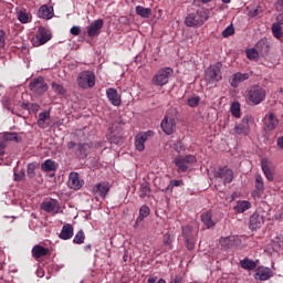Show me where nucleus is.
I'll return each instance as SVG.
<instances>
[{
	"label": "nucleus",
	"instance_id": "obj_1",
	"mask_svg": "<svg viewBox=\"0 0 283 283\" xmlns=\"http://www.w3.org/2000/svg\"><path fill=\"white\" fill-rule=\"evenodd\" d=\"M210 14L209 9L201 8L196 13L188 14L185 23L187 28H200V25H205V22L209 21Z\"/></svg>",
	"mask_w": 283,
	"mask_h": 283
},
{
	"label": "nucleus",
	"instance_id": "obj_2",
	"mask_svg": "<svg viewBox=\"0 0 283 283\" xmlns=\"http://www.w3.org/2000/svg\"><path fill=\"white\" fill-rule=\"evenodd\" d=\"M266 98V90L260 85H253L248 90L245 101L248 105H260Z\"/></svg>",
	"mask_w": 283,
	"mask_h": 283
},
{
	"label": "nucleus",
	"instance_id": "obj_3",
	"mask_svg": "<svg viewBox=\"0 0 283 283\" xmlns=\"http://www.w3.org/2000/svg\"><path fill=\"white\" fill-rule=\"evenodd\" d=\"M174 76V69L171 67H163L157 71V73L153 76L151 83L157 87H163L169 83V78Z\"/></svg>",
	"mask_w": 283,
	"mask_h": 283
},
{
	"label": "nucleus",
	"instance_id": "obj_4",
	"mask_svg": "<svg viewBox=\"0 0 283 283\" xmlns=\"http://www.w3.org/2000/svg\"><path fill=\"white\" fill-rule=\"evenodd\" d=\"M49 88L48 82H45L43 76L35 77L29 83V90L32 92L33 96H43Z\"/></svg>",
	"mask_w": 283,
	"mask_h": 283
},
{
	"label": "nucleus",
	"instance_id": "obj_5",
	"mask_svg": "<svg viewBox=\"0 0 283 283\" xmlns=\"http://www.w3.org/2000/svg\"><path fill=\"white\" fill-rule=\"evenodd\" d=\"M77 85L82 90H90L96 85V75L92 71H83L77 76Z\"/></svg>",
	"mask_w": 283,
	"mask_h": 283
},
{
	"label": "nucleus",
	"instance_id": "obj_6",
	"mask_svg": "<svg viewBox=\"0 0 283 283\" xmlns=\"http://www.w3.org/2000/svg\"><path fill=\"white\" fill-rule=\"evenodd\" d=\"M222 63L218 62L210 65L205 73V78L208 83H219L222 78Z\"/></svg>",
	"mask_w": 283,
	"mask_h": 283
},
{
	"label": "nucleus",
	"instance_id": "obj_7",
	"mask_svg": "<svg viewBox=\"0 0 283 283\" xmlns=\"http://www.w3.org/2000/svg\"><path fill=\"white\" fill-rule=\"evenodd\" d=\"M182 238L188 251L196 249V234L193 233V227L186 226L181 228Z\"/></svg>",
	"mask_w": 283,
	"mask_h": 283
},
{
	"label": "nucleus",
	"instance_id": "obj_8",
	"mask_svg": "<svg viewBox=\"0 0 283 283\" xmlns=\"http://www.w3.org/2000/svg\"><path fill=\"white\" fill-rule=\"evenodd\" d=\"M196 163V156L187 155V156H177L175 158V165L178 167L179 171H187L190 165Z\"/></svg>",
	"mask_w": 283,
	"mask_h": 283
},
{
	"label": "nucleus",
	"instance_id": "obj_9",
	"mask_svg": "<svg viewBox=\"0 0 283 283\" xmlns=\"http://www.w3.org/2000/svg\"><path fill=\"white\" fill-rule=\"evenodd\" d=\"M154 136V130H147L145 133H139L135 137V147L137 151H145V143Z\"/></svg>",
	"mask_w": 283,
	"mask_h": 283
},
{
	"label": "nucleus",
	"instance_id": "obj_10",
	"mask_svg": "<svg viewBox=\"0 0 283 283\" xmlns=\"http://www.w3.org/2000/svg\"><path fill=\"white\" fill-rule=\"evenodd\" d=\"M214 178H222L224 185L233 182V170L229 167H222L214 170Z\"/></svg>",
	"mask_w": 283,
	"mask_h": 283
},
{
	"label": "nucleus",
	"instance_id": "obj_11",
	"mask_svg": "<svg viewBox=\"0 0 283 283\" xmlns=\"http://www.w3.org/2000/svg\"><path fill=\"white\" fill-rule=\"evenodd\" d=\"M161 129L167 136H171V134H174V129H176V118L166 115L161 120Z\"/></svg>",
	"mask_w": 283,
	"mask_h": 283
},
{
	"label": "nucleus",
	"instance_id": "obj_12",
	"mask_svg": "<svg viewBox=\"0 0 283 283\" xmlns=\"http://www.w3.org/2000/svg\"><path fill=\"white\" fill-rule=\"evenodd\" d=\"M249 123H251V116L247 115L242 118L241 123L234 127V134L249 136V132H251Z\"/></svg>",
	"mask_w": 283,
	"mask_h": 283
},
{
	"label": "nucleus",
	"instance_id": "obj_13",
	"mask_svg": "<svg viewBox=\"0 0 283 283\" xmlns=\"http://www.w3.org/2000/svg\"><path fill=\"white\" fill-rule=\"evenodd\" d=\"M103 19H97L95 21H93L87 28V36H90L91 39H94V36H98V34H101V30H103Z\"/></svg>",
	"mask_w": 283,
	"mask_h": 283
},
{
	"label": "nucleus",
	"instance_id": "obj_14",
	"mask_svg": "<svg viewBox=\"0 0 283 283\" xmlns=\"http://www.w3.org/2000/svg\"><path fill=\"white\" fill-rule=\"evenodd\" d=\"M51 39L52 32L45 29V27H40L35 35V40L38 41L36 45H45V43H48V41H50Z\"/></svg>",
	"mask_w": 283,
	"mask_h": 283
},
{
	"label": "nucleus",
	"instance_id": "obj_15",
	"mask_svg": "<svg viewBox=\"0 0 283 283\" xmlns=\"http://www.w3.org/2000/svg\"><path fill=\"white\" fill-rule=\"evenodd\" d=\"M70 189H74V191H78L81 187L85 185V181L81 179L78 176V172H71L69 176V182H67Z\"/></svg>",
	"mask_w": 283,
	"mask_h": 283
},
{
	"label": "nucleus",
	"instance_id": "obj_16",
	"mask_svg": "<svg viewBox=\"0 0 283 283\" xmlns=\"http://www.w3.org/2000/svg\"><path fill=\"white\" fill-rule=\"evenodd\" d=\"M41 208L46 213H59L61 211V205L55 199L42 202Z\"/></svg>",
	"mask_w": 283,
	"mask_h": 283
},
{
	"label": "nucleus",
	"instance_id": "obj_17",
	"mask_svg": "<svg viewBox=\"0 0 283 283\" xmlns=\"http://www.w3.org/2000/svg\"><path fill=\"white\" fill-rule=\"evenodd\" d=\"M251 75L249 73H234L230 78V85L231 87H238L240 83H244V81H249Z\"/></svg>",
	"mask_w": 283,
	"mask_h": 283
},
{
	"label": "nucleus",
	"instance_id": "obj_18",
	"mask_svg": "<svg viewBox=\"0 0 283 283\" xmlns=\"http://www.w3.org/2000/svg\"><path fill=\"white\" fill-rule=\"evenodd\" d=\"M106 96L112 105H114L115 107H120V103H123V101L120 99V95L118 94V91H116V88L106 90Z\"/></svg>",
	"mask_w": 283,
	"mask_h": 283
},
{
	"label": "nucleus",
	"instance_id": "obj_19",
	"mask_svg": "<svg viewBox=\"0 0 283 283\" xmlns=\"http://www.w3.org/2000/svg\"><path fill=\"white\" fill-rule=\"evenodd\" d=\"M93 193L95 196H99L101 198H105L107 193H109V184L99 182L93 187Z\"/></svg>",
	"mask_w": 283,
	"mask_h": 283
},
{
	"label": "nucleus",
	"instance_id": "obj_20",
	"mask_svg": "<svg viewBox=\"0 0 283 283\" xmlns=\"http://www.w3.org/2000/svg\"><path fill=\"white\" fill-rule=\"evenodd\" d=\"M261 169L265 176V178L272 182L274 176H273V169H271V161L266 158H263L261 160Z\"/></svg>",
	"mask_w": 283,
	"mask_h": 283
},
{
	"label": "nucleus",
	"instance_id": "obj_21",
	"mask_svg": "<svg viewBox=\"0 0 283 283\" xmlns=\"http://www.w3.org/2000/svg\"><path fill=\"white\" fill-rule=\"evenodd\" d=\"M254 277L261 282H266V280H271V277H273V271H271L269 268L259 269L254 274Z\"/></svg>",
	"mask_w": 283,
	"mask_h": 283
},
{
	"label": "nucleus",
	"instance_id": "obj_22",
	"mask_svg": "<svg viewBox=\"0 0 283 283\" xmlns=\"http://www.w3.org/2000/svg\"><path fill=\"white\" fill-rule=\"evenodd\" d=\"M264 124L266 126V129L269 132H273V129H275V127H277V125L280 124V122L277 120V117H275V114L270 113L265 116L264 118Z\"/></svg>",
	"mask_w": 283,
	"mask_h": 283
},
{
	"label": "nucleus",
	"instance_id": "obj_23",
	"mask_svg": "<svg viewBox=\"0 0 283 283\" xmlns=\"http://www.w3.org/2000/svg\"><path fill=\"white\" fill-rule=\"evenodd\" d=\"M50 249L44 248L43 245H34L32 249V255L34 260H41V258H45V255H49Z\"/></svg>",
	"mask_w": 283,
	"mask_h": 283
},
{
	"label": "nucleus",
	"instance_id": "obj_24",
	"mask_svg": "<svg viewBox=\"0 0 283 283\" xmlns=\"http://www.w3.org/2000/svg\"><path fill=\"white\" fill-rule=\"evenodd\" d=\"M38 17H40V19L50 20L54 17V9L48 7V4H43L38 11Z\"/></svg>",
	"mask_w": 283,
	"mask_h": 283
},
{
	"label": "nucleus",
	"instance_id": "obj_25",
	"mask_svg": "<svg viewBox=\"0 0 283 283\" xmlns=\"http://www.w3.org/2000/svg\"><path fill=\"white\" fill-rule=\"evenodd\" d=\"M264 224V218L262 216L254 213L250 217V229L255 231V229H260Z\"/></svg>",
	"mask_w": 283,
	"mask_h": 283
},
{
	"label": "nucleus",
	"instance_id": "obj_26",
	"mask_svg": "<svg viewBox=\"0 0 283 283\" xmlns=\"http://www.w3.org/2000/svg\"><path fill=\"white\" fill-rule=\"evenodd\" d=\"M48 120H50V112L45 111L39 114V118H38V127H40V129H46V127H50V123H48Z\"/></svg>",
	"mask_w": 283,
	"mask_h": 283
},
{
	"label": "nucleus",
	"instance_id": "obj_27",
	"mask_svg": "<svg viewBox=\"0 0 283 283\" xmlns=\"http://www.w3.org/2000/svg\"><path fill=\"white\" fill-rule=\"evenodd\" d=\"M73 235H74V227L70 223H66L63 226L59 238H61V240H70Z\"/></svg>",
	"mask_w": 283,
	"mask_h": 283
},
{
	"label": "nucleus",
	"instance_id": "obj_28",
	"mask_svg": "<svg viewBox=\"0 0 283 283\" xmlns=\"http://www.w3.org/2000/svg\"><path fill=\"white\" fill-rule=\"evenodd\" d=\"M201 222H203L206 229H213V227H216V221H213V216L209 211L203 212L201 214Z\"/></svg>",
	"mask_w": 283,
	"mask_h": 283
},
{
	"label": "nucleus",
	"instance_id": "obj_29",
	"mask_svg": "<svg viewBox=\"0 0 283 283\" xmlns=\"http://www.w3.org/2000/svg\"><path fill=\"white\" fill-rule=\"evenodd\" d=\"M241 269H244L245 271H253L256 269L258 263L251 259H243L240 261Z\"/></svg>",
	"mask_w": 283,
	"mask_h": 283
},
{
	"label": "nucleus",
	"instance_id": "obj_30",
	"mask_svg": "<svg viewBox=\"0 0 283 283\" xmlns=\"http://www.w3.org/2000/svg\"><path fill=\"white\" fill-rule=\"evenodd\" d=\"M251 209V202L249 201H238L234 206V211L237 213H244V211H249Z\"/></svg>",
	"mask_w": 283,
	"mask_h": 283
},
{
	"label": "nucleus",
	"instance_id": "obj_31",
	"mask_svg": "<svg viewBox=\"0 0 283 283\" xmlns=\"http://www.w3.org/2000/svg\"><path fill=\"white\" fill-rule=\"evenodd\" d=\"M136 14H138V17H142V19H149V17H151V9L145 8L143 6H137Z\"/></svg>",
	"mask_w": 283,
	"mask_h": 283
},
{
	"label": "nucleus",
	"instance_id": "obj_32",
	"mask_svg": "<svg viewBox=\"0 0 283 283\" xmlns=\"http://www.w3.org/2000/svg\"><path fill=\"white\" fill-rule=\"evenodd\" d=\"M150 213V209L148 206H142L139 209V216L136 219V224H138L139 222H143L145 220V218H147Z\"/></svg>",
	"mask_w": 283,
	"mask_h": 283
},
{
	"label": "nucleus",
	"instance_id": "obj_33",
	"mask_svg": "<svg viewBox=\"0 0 283 283\" xmlns=\"http://www.w3.org/2000/svg\"><path fill=\"white\" fill-rule=\"evenodd\" d=\"M41 167L43 171H56V163L52 159H46Z\"/></svg>",
	"mask_w": 283,
	"mask_h": 283
},
{
	"label": "nucleus",
	"instance_id": "obj_34",
	"mask_svg": "<svg viewBox=\"0 0 283 283\" xmlns=\"http://www.w3.org/2000/svg\"><path fill=\"white\" fill-rule=\"evenodd\" d=\"M272 34L275 36V39H282V24L275 22L272 24Z\"/></svg>",
	"mask_w": 283,
	"mask_h": 283
},
{
	"label": "nucleus",
	"instance_id": "obj_35",
	"mask_svg": "<svg viewBox=\"0 0 283 283\" xmlns=\"http://www.w3.org/2000/svg\"><path fill=\"white\" fill-rule=\"evenodd\" d=\"M52 90L55 92V94H59L60 96H64V94H67V90L64 85L57 84L56 82L52 83Z\"/></svg>",
	"mask_w": 283,
	"mask_h": 283
},
{
	"label": "nucleus",
	"instance_id": "obj_36",
	"mask_svg": "<svg viewBox=\"0 0 283 283\" xmlns=\"http://www.w3.org/2000/svg\"><path fill=\"white\" fill-rule=\"evenodd\" d=\"M140 198H147V196H150L151 188H149V184L143 182L139 188Z\"/></svg>",
	"mask_w": 283,
	"mask_h": 283
},
{
	"label": "nucleus",
	"instance_id": "obj_37",
	"mask_svg": "<svg viewBox=\"0 0 283 283\" xmlns=\"http://www.w3.org/2000/svg\"><path fill=\"white\" fill-rule=\"evenodd\" d=\"M3 140H13L14 143H21V137L19 133H4Z\"/></svg>",
	"mask_w": 283,
	"mask_h": 283
},
{
	"label": "nucleus",
	"instance_id": "obj_38",
	"mask_svg": "<svg viewBox=\"0 0 283 283\" xmlns=\"http://www.w3.org/2000/svg\"><path fill=\"white\" fill-rule=\"evenodd\" d=\"M256 191L262 193L264 191V179L260 175H255V185H254Z\"/></svg>",
	"mask_w": 283,
	"mask_h": 283
},
{
	"label": "nucleus",
	"instance_id": "obj_39",
	"mask_svg": "<svg viewBox=\"0 0 283 283\" xmlns=\"http://www.w3.org/2000/svg\"><path fill=\"white\" fill-rule=\"evenodd\" d=\"M230 112L234 118H240V102H233L230 106Z\"/></svg>",
	"mask_w": 283,
	"mask_h": 283
},
{
	"label": "nucleus",
	"instance_id": "obj_40",
	"mask_svg": "<svg viewBox=\"0 0 283 283\" xmlns=\"http://www.w3.org/2000/svg\"><path fill=\"white\" fill-rule=\"evenodd\" d=\"M18 20L20 21V23H30V14H28L25 10H20L18 12Z\"/></svg>",
	"mask_w": 283,
	"mask_h": 283
},
{
	"label": "nucleus",
	"instance_id": "obj_41",
	"mask_svg": "<svg viewBox=\"0 0 283 283\" xmlns=\"http://www.w3.org/2000/svg\"><path fill=\"white\" fill-rule=\"evenodd\" d=\"M181 185H184L182 180H170L169 185L163 191H165V193H167V191H174V187H181Z\"/></svg>",
	"mask_w": 283,
	"mask_h": 283
},
{
	"label": "nucleus",
	"instance_id": "obj_42",
	"mask_svg": "<svg viewBox=\"0 0 283 283\" xmlns=\"http://www.w3.org/2000/svg\"><path fill=\"white\" fill-rule=\"evenodd\" d=\"M74 244H83V242H85V232H83V230H80L74 239H73Z\"/></svg>",
	"mask_w": 283,
	"mask_h": 283
},
{
	"label": "nucleus",
	"instance_id": "obj_43",
	"mask_svg": "<svg viewBox=\"0 0 283 283\" xmlns=\"http://www.w3.org/2000/svg\"><path fill=\"white\" fill-rule=\"evenodd\" d=\"M247 56L250 61H258L260 59V53H258V50L250 49L247 51Z\"/></svg>",
	"mask_w": 283,
	"mask_h": 283
},
{
	"label": "nucleus",
	"instance_id": "obj_44",
	"mask_svg": "<svg viewBox=\"0 0 283 283\" xmlns=\"http://www.w3.org/2000/svg\"><path fill=\"white\" fill-rule=\"evenodd\" d=\"M232 34H235V29L233 28V25H229L222 31L223 39L232 36Z\"/></svg>",
	"mask_w": 283,
	"mask_h": 283
},
{
	"label": "nucleus",
	"instance_id": "obj_45",
	"mask_svg": "<svg viewBox=\"0 0 283 283\" xmlns=\"http://www.w3.org/2000/svg\"><path fill=\"white\" fill-rule=\"evenodd\" d=\"M262 12H264V10L262 9V7H256L255 9H251L248 13V17H260V14H262Z\"/></svg>",
	"mask_w": 283,
	"mask_h": 283
},
{
	"label": "nucleus",
	"instance_id": "obj_46",
	"mask_svg": "<svg viewBox=\"0 0 283 283\" xmlns=\"http://www.w3.org/2000/svg\"><path fill=\"white\" fill-rule=\"evenodd\" d=\"M35 170H36V165L29 164L27 169V176H29L30 178H34V176H36V174L34 172Z\"/></svg>",
	"mask_w": 283,
	"mask_h": 283
},
{
	"label": "nucleus",
	"instance_id": "obj_47",
	"mask_svg": "<svg viewBox=\"0 0 283 283\" xmlns=\"http://www.w3.org/2000/svg\"><path fill=\"white\" fill-rule=\"evenodd\" d=\"M264 50V52H269V44H266V40H260L258 43H256V50Z\"/></svg>",
	"mask_w": 283,
	"mask_h": 283
},
{
	"label": "nucleus",
	"instance_id": "obj_48",
	"mask_svg": "<svg viewBox=\"0 0 283 283\" xmlns=\"http://www.w3.org/2000/svg\"><path fill=\"white\" fill-rule=\"evenodd\" d=\"M189 107H198L200 105V97H190L188 99Z\"/></svg>",
	"mask_w": 283,
	"mask_h": 283
},
{
	"label": "nucleus",
	"instance_id": "obj_49",
	"mask_svg": "<svg viewBox=\"0 0 283 283\" xmlns=\"http://www.w3.org/2000/svg\"><path fill=\"white\" fill-rule=\"evenodd\" d=\"M87 144H78L77 145V151L80 153V156H87Z\"/></svg>",
	"mask_w": 283,
	"mask_h": 283
},
{
	"label": "nucleus",
	"instance_id": "obj_50",
	"mask_svg": "<svg viewBox=\"0 0 283 283\" xmlns=\"http://www.w3.org/2000/svg\"><path fill=\"white\" fill-rule=\"evenodd\" d=\"M163 242H164L165 247H168V249H171V234L166 233L164 235Z\"/></svg>",
	"mask_w": 283,
	"mask_h": 283
},
{
	"label": "nucleus",
	"instance_id": "obj_51",
	"mask_svg": "<svg viewBox=\"0 0 283 283\" xmlns=\"http://www.w3.org/2000/svg\"><path fill=\"white\" fill-rule=\"evenodd\" d=\"M0 48H6V31L0 30Z\"/></svg>",
	"mask_w": 283,
	"mask_h": 283
},
{
	"label": "nucleus",
	"instance_id": "obj_52",
	"mask_svg": "<svg viewBox=\"0 0 283 283\" xmlns=\"http://www.w3.org/2000/svg\"><path fill=\"white\" fill-rule=\"evenodd\" d=\"M71 34H73V36H78V34H81V27L71 28Z\"/></svg>",
	"mask_w": 283,
	"mask_h": 283
},
{
	"label": "nucleus",
	"instance_id": "obj_53",
	"mask_svg": "<svg viewBox=\"0 0 283 283\" xmlns=\"http://www.w3.org/2000/svg\"><path fill=\"white\" fill-rule=\"evenodd\" d=\"M211 1H213V0H193V3L196 6H200V4L207 6V3H211Z\"/></svg>",
	"mask_w": 283,
	"mask_h": 283
},
{
	"label": "nucleus",
	"instance_id": "obj_54",
	"mask_svg": "<svg viewBox=\"0 0 283 283\" xmlns=\"http://www.w3.org/2000/svg\"><path fill=\"white\" fill-rule=\"evenodd\" d=\"M275 9L277 12H282L283 10V0H277L275 3Z\"/></svg>",
	"mask_w": 283,
	"mask_h": 283
},
{
	"label": "nucleus",
	"instance_id": "obj_55",
	"mask_svg": "<svg viewBox=\"0 0 283 283\" xmlns=\"http://www.w3.org/2000/svg\"><path fill=\"white\" fill-rule=\"evenodd\" d=\"M23 176H25V174L19 175L17 172H14V180L17 182L21 181V180H23Z\"/></svg>",
	"mask_w": 283,
	"mask_h": 283
},
{
	"label": "nucleus",
	"instance_id": "obj_56",
	"mask_svg": "<svg viewBox=\"0 0 283 283\" xmlns=\"http://www.w3.org/2000/svg\"><path fill=\"white\" fill-rule=\"evenodd\" d=\"M276 23H279V25H283V13L277 15Z\"/></svg>",
	"mask_w": 283,
	"mask_h": 283
},
{
	"label": "nucleus",
	"instance_id": "obj_57",
	"mask_svg": "<svg viewBox=\"0 0 283 283\" xmlns=\"http://www.w3.org/2000/svg\"><path fill=\"white\" fill-rule=\"evenodd\" d=\"M40 107L41 106L39 104H31L32 112H39Z\"/></svg>",
	"mask_w": 283,
	"mask_h": 283
},
{
	"label": "nucleus",
	"instance_id": "obj_58",
	"mask_svg": "<svg viewBox=\"0 0 283 283\" xmlns=\"http://www.w3.org/2000/svg\"><path fill=\"white\" fill-rule=\"evenodd\" d=\"M67 149H74V147H76V143L74 142H69L66 145Z\"/></svg>",
	"mask_w": 283,
	"mask_h": 283
},
{
	"label": "nucleus",
	"instance_id": "obj_59",
	"mask_svg": "<svg viewBox=\"0 0 283 283\" xmlns=\"http://www.w3.org/2000/svg\"><path fill=\"white\" fill-rule=\"evenodd\" d=\"M277 147H280V149H283V137L277 138Z\"/></svg>",
	"mask_w": 283,
	"mask_h": 283
},
{
	"label": "nucleus",
	"instance_id": "obj_60",
	"mask_svg": "<svg viewBox=\"0 0 283 283\" xmlns=\"http://www.w3.org/2000/svg\"><path fill=\"white\" fill-rule=\"evenodd\" d=\"M170 282H174V283H182V277L181 276H175V279Z\"/></svg>",
	"mask_w": 283,
	"mask_h": 283
},
{
	"label": "nucleus",
	"instance_id": "obj_61",
	"mask_svg": "<svg viewBox=\"0 0 283 283\" xmlns=\"http://www.w3.org/2000/svg\"><path fill=\"white\" fill-rule=\"evenodd\" d=\"M157 280H158L157 276H150V277L148 279V283H156Z\"/></svg>",
	"mask_w": 283,
	"mask_h": 283
},
{
	"label": "nucleus",
	"instance_id": "obj_62",
	"mask_svg": "<svg viewBox=\"0 0 283 283\" xmlns=\"http://www.w3.org/2000/svg\"><path fill=\"white\" fill-rule=\"evenodd\" d=\"M123 260H124V262H127L129 260V254L127 251L124 252Z\"/></svg>",
	"mask_w": 283,
	"mask_h": 283
},
{
	"label": "nucleus",
	"instance_id": "obj_63",
	"mask_svg": "<svg viewBox=\"0 0 283 283\" xmlns=\"http://www.w3.org/2000/svg\"><path fill=\"white\" fill-rule=\"evenodd\" d=\"M157 283H167L165 279H159Z\"/></svg>",
	"mask_w": 283,
	"mask_h": 283
},
{
	"label": "nucleus",
	"instance_id": "obj_64",
	"mask_svg": "<svg viewBox=\"0 0 283 283\" xmlns=\"http://www.w3.org/2000/svg\"><path fill=\"white\" fill-rule=\"evenodd\" d=\"M222 3H231V0H221Z\"/></svg>",
	"mask_w": 283,
	"mask_h": 283
}]
</instances>
